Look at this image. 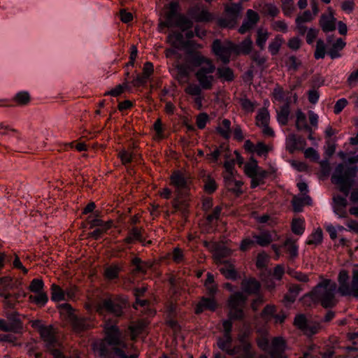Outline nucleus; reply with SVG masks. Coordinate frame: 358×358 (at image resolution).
I'll use <instances>...</instances> for the list:
<instances>
[{"label":"nucleus","mask_w":358,"mask_h":358,"mask_svg":"<svg viewBox=\"0 0 358 358\" xmlns=\"http://www.w3.org/2000/svg\"><path fill=\"white\" fill-rule=\"evenodd\" d=\"M216 70L213 62H208L206 66H201L195 73V77L199 86L204 90H211L216 81L214 73Z\"/></svg>","instance_id":"423d86ee"},{"label":"nucleus","mask_w":358,"mask_h":358,"mask_svg":"<svg viewBox=\"0 0 358 358\" xmlns=\"http://www.w3.org/2000/svg\"><path fill=\"white\" fill-rule=\"evenodd\" d=\"M282 246L285 248L287 253L289 255V259L294 260L299 255V246L296 241L291 238H287Z\"/></svg>","instance_id":"cd10ccee"},{"label":"nucleus","mask_w":358,"mask_h":358,"mask_svg":"<svg viewBox=\"0 0 358 358\" xmlns=\"http://www.w3.org/2000/svg\"><path fill=\"white\" fill-rule=\"evenodd\" d=\"M285 40L281 35H277L270 42L268 45V51L271 54V55H276L282 45L284 43Z\"/></svg>","instance_id":"58836bf2"},{"label":"nucleus","mask_w":358,"mask_h":358,"mask_svg":"<svg viewBox=\"0 0 358 358\" xmlns=\"http://www.w3.org/2000/svg\"><path fill=\"white\" fill-rule=\"evenodd\" d=\"M177 80L179 83H185L189 80L191 68L187 64H179L176 66Z\"/></svg>","instance_id":"7c9ffc66"},{"label":"nucleus","mask_w":358,"mask_h":358,"mask_svg":"<svg viewBox=\"0 0 358 358\" xmlns=\"http://www.w3.org/2000/svg\"><path fill=\"white\" fill-rule=\"evenodd\" d=\"M105 341L110 345L125 348V343L121 340V334L116 325L106 324L104 327Z\"/></svg>","instance_id":"9b49d317"},{"label":"nucleus","mask_w":358,"mask_h":358,"mask_svg":"<svg viewBox=\"0 0 358 358\" xmlns=\"http://www.w3.org/2000/svg\"><path fill=\"white\" fill-rule=\"evenodd\" d=\"M268 171L261 169L256 173L253 178H251L250 187L254 189L260 185L265 183V179L269 176Z\"/></svg>","instance_id":"f704fd0d"},{"label":"nucleus","mask_w":358,"mask_h":358,"mask_svg":"<svg viewBox=\"0 0 358 358\" xmlns=\"http://www.w3.org/2000/svg\"><path fill=\"white\" fill-rule=\"evenodd\" d=\"M127 88H129V83L125 81L122 84L117 85L110 91L105 92L104 95H111L115 97L120 95L124 92V90Z\"/></svg>","instance_id":"6e6d98bb"},{"label":"nucleus","mask_w":358,"mask_h":358,"mask_svg":"<svg viewBox=\"0 0 358 358\" xmlns=\"http://www.w3.org/2000/svg\"><path fill=\"white\" fill-rule=\"evenodd\" d=\"M51 299L54 301H61L66 300L65 297L64 290H63L59 285L52 284L50 287Z\"/></svg>","instance_id":"37998d69"},{"label":"nucleus","mask_w":358,"mask_h":358,"mask_svg":"<svg viewBox=\"0 0 358 358\" xmlns=\"http://www.w3.org/2000/svg\"><path fill=\"white\" fill-rule=\"evenodd\" d=\"M58 308L62 315H66L69 320H71L75 316L73 313V309L71 306L67 303H62L59 305Z\"/></svg>","instance_id":"052dcab7"},{"label":"nucleus","mask_w":358,"mask_h":358,"mask_svg":"<svg viewBox=\"0 0 358 358\" xmlns=\"http://www.w3.org/2000/svg\"><path fill=\"white\" fill-rule=\"evenodd\" d=\"M357 172L356 167L348 166L343 164H338L331 176L333 183L339 186L340 191L345 194V196H336L334 197L333 206L346 207L348 196L353 183V178Z\"/></svg>","instance_id":"f257e3e1"},{"label":"nucleus","mask_w":358,"mask_h":358,"mask_svg":"<svg viewBox=\"0 0 358 358\" xmlns=\"http://www.w3.org/2000/svg\"><path fill=\"white\" fill-rule=\"evenodd\" d=\"M236 172L223 173L222 176L226 187L229 191L236 193H241L243 182L236 178Z\"/></svg>","instance_id":"f3484780"},{"label":"nucleus","mask_w":358,"mask_h":358,"mask_svg":"<svg viewBox=\"0 0 358 358\" xmlns=\"http://www.w3.org/2000/svg\"><path fill=\"white\" fill-rule=\"evenodd\" d=\"M262 168L258 166L257 161L253 158H251L249 162H247L244 165V173L250 178L257 173Z\"/></svg>","instance_id":"e433bc0d"},{"label":"nucleus","mask_w":358,"mask_h":358,"mask_svg":"<svg viewBox=\"0 0 358 358\" xmlns=\"http://www.w3.org/2000/svg\"><path fill=\"white\" fill-rule=\"evenodd\" d=\"M13 279L10 276H4L0 278V287L2 289V292H6V291L11 289L13 288Z\"/></svg>","instance_id":"680f3d73"},{"label":"nucleus","mask_w":358,"mask_h":358,"mask_svg":"<svg viewBox=\"0 0 358 358\" xmlns=\"http://www.w3.org/2000/svg\"><path fill=\"white\" fill-rule=\"evenodd\" d=\"M323 238L322 230L320 228L315 229L310 235L308 236L306 243L307 245H319L321 243Z\"/></svg>","instance_id":"49530a36"},{"label":"nucleus","mask_w":358,"mask_h":358,"mask_svg":"<svg viewBox=\"0 0 358 358\" xmlns=\"http://www.w3.org/2000/svg\"><path fill=\"white\" fill-rule=\"evenodd\" d=\"M319 25L324 33H329L336 29V18L334 17V12L331 8L329 7L327 12L321 15Z\"/></svg>","instance_id":"f8f14e48"},{"label":"nucleus","mask_w":358,"mask_h":358,"mask_svg":"<svg viewBox=\"0 0 358 358\" xmlns=\"http://www.w3.org/2000/svg\"><path fill=\"white\" fill-rule=\"evenodd\" d=\"M252 237L255 240V243L261 247H266L279 238L275 232L269 231H262L259 234H253Z\"/></svg>","instance_id":"a211bd4d"},{"label":"nucleus","mask_w":358,"mask_h":358,"mask_svg":"<svg viewBox=\"0 0 358 358\" xmlns=\"http://www.w3.org/2000/svg\"><path fill=\"white\" fill-rule=\"evenodd\" d=\"M346 45V43L341 38L332 44L331 47L328 50V55L332 59H336L341 57L340 51H341Z\"/></svg>","instance_id":"c756f323"},{"label":"nucleus","mask_w":358,"mask_h":358,"mask_svg":"<svg viewBox=\"0 0 358 358\" xmlns=\"http://www.w3.org/2000/svg\"><path fill=\"white\" fill-rule=\"evenodd\" d=\"M243 290L248 294H256L259 292L260 288L259 282L254 279H245L241 282Z\"/></svg>","instance_id":"c85d7f7f"},{"label":"nucleus","mask_w":358,"mask_h":358,"mask_svg":"<svg viewBox=\"0 0 358 358\" xmlns=\"http://www.w3.org/2000/svg\"><path fill=\"white\" fill-rule=\"evenodd\" d=\"M308 323V322L307 321L306 317L302 314L296 315L294 318V324L303 332L305 330Z\"/></svg>","instance_id":"338daca9"},{"label":"nucleus","mask_w":358,"mask_h":358,"mask_svg":"<svg viewBox=\"0 0 358 358\" xmlns=\"http://www.w3.org/2000/svg\"><path fill=\"white\" fill-rule=\"evenodd\" d=\"M234 53L236 55H248L250 52L252 47V41L250 37L246 38L240 44L234 43Z\"/></svg>","instance_id":"2f4dec72"},{"label":"nucleus","mask_w":358,"mask_h":358,"mask_svg":"<svg viewBox=\"0 0 358 358\" xmlns=\"http://www.w3.org/2000/svg\"><path fill=\"white\" fill-rule=\"evenodd\" d=\"M127 299L121 296L107 298L97 303L95 306L96 311L100 314L110 313L115 316H120L122 310L126 306Z\"/></svg>","instance_id":"39448f33"},{"label":"nucleus","mask_w":358,"mask_h":358,"mask_svg":"<svg viewBox=\"0 0 358 358\" xmlns=\"http://www.w3.org/2000/svg\"><path fill=\"white\" fill-rule=\"evenodd\" d=\"M19 296V294H12L10 293L3 292H0V296L3 298V303H5V305L12 308H14L16 303H17Z\"/></svg>","instance_id":"09e8293b"},{"label":"nucleus","mask_w":358,"mask_h":358,"mask_svg":"<svg viewBox=\"0 0 358 358\" xmlns=\"http://www.w3.org/2000/svg\"><path fill=\"white\" fill-rule=\"evenodd\" d=\"M246 297L240 292L230 296L228 306L230 308L229 316L231 319H242L243 317V306L245 304Z\"/></svg>","instance_id":"6e6552de"},{"label":"nucleus","mask_w":358,"mask_h":358,"mask_svg":"<svg viewBox=\"0 0 358 358\" xmlns=\"http://www.w3.org/2000/svg\"><path fill=\"white\" fill-rule=\"evenodd\" d=\"M292 204L294 212H301L304 205H311L312 199L308 194H303L301 196H294Z\"/></svg>","instance_id":"a878e982"},{"label":"nucleus","mask_w":358,"mask_h":358,"mask_svg":"<svg viewBox=\"0 0 358 358\" xmlns=\"http://www.w3.org/2000/svg\"><path fill=\"white\" fill-rule=\"evenodd\" d=\"M231 336L223 334L222 337L217 338V344L220 350L225 351L229 355H234L238 352L240 347L231 348Z\"/></svg>","instance_id":"412c9836"},{"label":"nucleus","mask_w":358,"mask_h":358,"mask_svg":"<svg viewBox=\"0 0 358 358\" xmlns=\"http://www.w3.org/2000/svg\"><path fill=\"white\" fill-rule=\"evenodd\" d=\"M216 71L217 77L223 81L231 82L234 79V72L229 67H218Z\"/></svg>","instance_id":"ea45409f"},{"label":"nucleus","mask_w":358,"mask_h":358,"mask_svg":"<svg viewBox=\"0 0 358 358\" xmlns=\"http://www.w3.org/2000/svg\"><path fill=\"white\" fill-rule=\"evenodd\" d=\"M217 132L224 138L228 139L231 134V122L228 119L222 120L216 128Z\"/></svg>","instance_id":"c9c22d12"},{"label":"nucleus","mask_w":358,"mask_h":358,"mask_svg":"<svg viewBox=\"0 0 358 358\" xmlns=\"http://www.w3.org/2000/svg\"><path fill=\"white\" fill-rule=\"evenodd\" d=\"M270 120V115L267 109L262 108L258 111L256 116V124L258 127L265 126L268 124Z\"/></svg>","instance_id":"de8ad7c7"},{"label":"nucleus","mask_w":358,"mask_h":358,"mask_svg":"<svg viewBox=\"0 0 358 358\" xmlns=\"http://www.w3.org/2000/svg\"><path fill=\"white\" fill-rule=\"evenodd\" d=\"M295 5L293 0H282V10L285 16L290 17L295 11Z\"/></svg>","instance_id":"864d4df0"},{"label":"nucleus","mask_w":358,"mask_h":358,"mask_svg":"<svg viewBox=\"0 0 358 358\" xmlns=\"http://www.w3.org/2000/svg\"><path fill=\"white\" fill-rule=\"evenodd\" d=\"M238 339L240 342L242 343V350L244 358H254L255 353L251 350V344L245 341V336H239Z\"/></svg>","instance_id":"8fccbe9b"},{"label":"nucleus","mask_w":358,"mask_h":358,"mask_svg":"<svg viewBox=\"0 0 358 358\" xmlns=\"http://www.w3.org/2000/svg\"><path fill=\"white\" fill-rule=\"evenodd\" d=\"M289 113L290 109L288 103L281 106L277 110V120L280 125L285 126L287 124Z\"/></svg>","instance_id":"72a5a7b5"},{"label":"nucleus","mask_w":358,"mask_h":358,"mask_svg":"<svg viewBox=\"0 0 358 358\" xmlns=\"http://www.w3.org/2000/svg\"><path fill=\"white\" fill-rule=\"evenodd\" d=\"M286 348L285 340L282 337H275L271 341L268 352L271 358H287L285 354Z\"/></svg>","instance_id":"ddd939ff"},{"label":"nucleus","mask_w":358,"mask_h":358,"mask_svg":"<svg viewBox=\"0 0 358 358\" xmlns=\"http://www.w3.org/2000/svg\"><path fill=\"white\" fill-rule=\"evenodd\" d=\"M121 268L117 264H112L104 270V277L109 280L116 279L119 277Z\"/></svg>","instance_id":"a18cd8bd"},{"label":"nucleus","mask_w":358,"mask_h":358,"mask_svg":"<svg viewBox=\"0 0 358 358\" xmlns=\"http://www.w3.org/2000/svg\"><path fill=\"white\" fill-rule=\"evenodd\" d=\"M14 101L18 105H26L30 101V96L27 92H20L15 96Z\"/></svg>","instance_id":"e2e57ef3"},{"label":"nucleus","mask_w":358,"mask_h":358,"mask_svg":"<svg viewBox=\"0 0 358 358\" xmlns=\"http://www.w3.org/2000/svg\"><path fill=\"white\" fill-rule=\"evenodd\" d=\"M241 10L242 5L241 3L226 5L224 10L226 15L224 17L218 19V25L224 28L234 27L240 16Z\"/></svg>","instance_id":"0eeeda50"},{"label":"nucleus","mask_w":358,"mask_h":358,"mask_svg":"<svg viewBox=\"0 0 358 358\" xmlns=\"http://www.w3.org/2000/svg\"><path fill=\"white\" fill-rule=\"evenodd\" d=\"M165 20L159 24V29L164 27H179L182 31L192 27V22L184 15L180 14V4L178 1H171L165 7Z\"/></svg>","instance_id":"7ed1b4c3"},{"label":"nucleus","mask_w":358,"mask_h":358,"mask_svg":"<svg viewBox=\"0 0 358 358\" xmlns=\"http://www.w3.org/2000/svg\"><path fill=\"white\" fill-rule=\"evenodd\" d=\"M321 329V325L318 322H308L303 333L308 336H311L314 334H316Z\"/></svg>","instance_id":"bf43d9fd"},{"label":"nucleus","mask_w":358,"mask_h":358,"mask_svg":"<svg viewBox=\"0 0 358 358\" xmlns=\"http://www.w3.org/2000/svg\"><path fill=\"white\" fill-rule=\"evenodd\" d=\"M22 328V322L18 318H14L10 321L0 319V331L18 333L21 331Z\"/></svg>","instance_id":"4be33fe9"},{"label":"nucleus","mask_w":358,"mask_h":358,"mask_svg":"<svg viewBox=\"0 0 358 358\" xmlns=\"http://www.w3.org/2000/svg\"><path fill=\"white\" fill-rule=\"evenodd\" d=\"M296 127L298 130L308 129V126L306 122V115L301 110H298L296 113Z\"/></svg>","instance_id":"603ef678"},{"label":"nucleus","mask_w":358,"mask_h":358,"mask_svg":"<svg viewBox=\"0 0 358 358\" xmlns=\"http://www.w3.org/2000/svg\"><path fill=\"white\" fill-rule=\"evenodd\" d=\"M291 228L294 234L302 235L305 231L304 219L301 217L294 218L292 221Z\"/></svg>","instance_id":"79ce46f5"},{"label":"nucleus","mask_w":358,"mask_h":358,"mask_svg":"<svg viewBox=\"0 0 358 358\" xmlns=\"http://www.w3.org/2000/svg\"><path fill=\"white\" fill-rule=\"evenodd\" d=\"M167 42L176 48L184 46L187 49L193 45V43L190 41L185 43L183 35L180 32L177 31H173L168 35Z\"/></svg>","instance_id":"393cba45"},{"label":"nucleus","mask_w":358,"mask_h":358,"mask_svg":"<svg viewBox=\"0 0 358 358\" xmlns=\"http://www.w3.org/2000/svg\"><path fill=\"white\" fill-rule=\"evenodd\" d=\"M315 19L314 15H312L311 11L307 10L303 11L302 13L299 14L295 21L302 22V23H306V22H310Z\"/></svg>","instance_id":"69168bd1"},{"label":"nucleus","mask_w":358,"mask_h":358,"mask_svg":"<svg viewBox=\"0 0 358 358\" xmlns=\"http://www.w3.org/2000/svg\"><path fill=\"white\" fill-rule=\"evenodd\" d=\"M186 61L194 66L201 67L206 66L208 62H213L210 59L204 57L200 52L190 50L189 48L186 49Z\"/></svg>","instance_id":"2eb2a0df"},{"label":"nucleus","mask_w":358,"mask_h":358,"mask_svg":"<svg viewBox=\"0 0 358 358\" xmlns=\"http://www.w3.org/2000/svg\"><path fill=\"white\" fill-rule=\"evenodd\" d=\"M135 154L132 149H122L119 151L117 154L118 158L120 159L121 163L124 166H127L132 162L134 158Z\"/></svg>","instance_id":"4c0bfd02"},{"label":"nucleus","mask_w":358,"mask_h":358,"mask_svg":"<svg viewBox=\"0 0 358 358\" xmlns=\"http://www.w3.org/2000/svg\"><path fill=\"white\" fill-rule=\"evenodd\" d=\"M326 54V45L323 40L319 39L317 41L315 51V58L317 59H323Z\"/></svg>","instance_id":"5fc2aeb1"},{"label":"nucleus","mask_w":358,"mask_h":358,"mask_svg":"<svg viewBox=\"0 0 358 358\" xmlns=\"http://www.w3.org/2000/svg\"><path fill=\"white\" fill-rule=\"evenodd\" d=\"M336 287L335 282L330 279H323L303 299H310L315 303H320L325 308L334 307L338 302L335 296Z\"/></svg>","instance_id":"f03ea898"},{"label":"nucleus","mask_w":358,"mask_h":358,"mask_svg":"<svg viewBox=\"0 0 358 358\" xmlns=\"http://www.w3.org/2000/svg\"><path fill=\"white\" fill-rule=\"evenodd\" d=\"M148 323L144 320H140L133 322L129 327L131 332V340L134 341L136 337L143 332Z\"/></svg>","instance_id":"473e14b6"},{"label":"nucleus","mask_w":358,"mask_h":358,"mask_svg":"<svg viewBox=\"0 0 358 358\" xmlns=\"http://www.w3.org/2000/svg\"><path fill=\"white\" fill-rule=\"evenodd\" d=\"M186 94L194 96V101L197 109L200 110L203 106L202 89L196 83H189L185 89Z\"/></svg>","instance_id":"6ab92c4d"},{"label":"nucleus","mask_w":358,"mask_h":358,"mask_svg":"<svg viewBox=\"0 0 358 358\" xmlns=\"http://www.w3.org/2000/svg\"><path fill=\"white\" fill-rule=\"evenodd\" d=\"M171 185L174 186L176 192L185 189L189 187V179L180 171H175L170 177Z\"/></svg>","instance_id":"4468645a"},{"label":"nucleus","mask_w":358,"mask_h":358,"mask_svg":"<svg viewBox=\"0 0 358 358\" xmlns=\"http://www.w3.org/2000/svg\"><path fill=\"white\" fill-rule=\"evenodd\" d=\"M113 225V221L108 220L106 222V224H104V226L101 227H97L98 228L94 229L93 231L90 233V236L93 238L95 240H98L101 238V236L107 232L108 230H109Z\"/></svg>","instance_id":"c03bdc74"},{"label":"nucleus","mask_w":358,"mask_h":358,"mask_svg":"<svg viewBox=\"0 0 358 358\" xmlns=\"http://www.w3.org/2000/svg\"><path fill=\"white\" fill-rule=\"evenodd\" d=\"M188 15L197 22H208L214 19L213 15L203 5L196 4L189 8Z\"/></svg>","instance_id":"9d476101"},{"label":"nucleus","mask_w":358,"mask_h":358,"mask_svg":"<svg viewBox=\"0 0 358 358\" xmlns=\"http://www.w3.org/2000/svg\"><path fill=\"white\" fill-rule=\"evenodd\" d=\"M144 229L143 228L133 227L131 228L127 236L123 240V242L127 244H132L135 241L143 243L145 238L143 236V232Z\"/></svg>","instance_id":"bb28decb"},{"label":"nucleus","mask_w":358,"mask_h":358,"mask_svg":"<svg viewBox=\"0 0 358 358\" xmlns=\"http://www.w3.org/2000/svg\"><path fill=\"white\" fill-rule=\"evenodd\" d=\"M268 37L269 33L266 29L259 28L257 31L256 45L261 50H264Z\"/></svg>","instance_id":"a19ab883"},{"label":"nucleus","mask_w":358,"mask_h":358,"mask_svg":"<svg viewBox=\"0 0 358 358\" xmlns=\"http://www.w3.org/2000/svg\"><path fill=\"white\" fill-rule=\"evenodd\" d=\"M217 304L214 297H202L199 303L196 305L194 312L196 314L199 315L203 312L205 310L214 311L217 308Z\"/></svg>","instance_id":"b1692460"},{"label":"nucleus","mask_w":358,"mask_h":358,"mask_svg":"<svg viewBox=\"0 0 358 358\" xmlns=\"http://www.w3.org/2000/svg\"><path fill=\"white\" fill-rule=\"evenodd\" d=\"M234 43L231 41H225L222 43L218 39L213 41L212 50L214 54L224 63L228 64L232 53H234Z\"/></svg>","instance_id":"1a4fd4ad"},{"label":"nucleus","mask_w":358,"mask_h":358,"mask_svg":"<svg viewBox=\"0 0 358 358\" xmlns=\"http://www.w3.org/2000/svg\"><path fill=\"white\" fill-rule=\"evenodd\" d=\"M44 287V282L42 279L34 278L31 280L29 289L31 292L38 293L43 292Z\"/></svg>","instance_id":"4d7b16f0"},{"label":"nucleus","mask_w":358,"mask_h":358,"mask_svg":"<svg viewBox=\"0 0 358 358\" xmlns=\"http://www.w3.org/2000/svg\"><path fill=\"white\" fill-rule=\"evenodd\" d=\"M306 145V141L294 134H290L286 138V147L288 151L293 153L297 150H302Z\"/></svg>","instance_id":"aec40b11"},{"label":"nucleus","mask_w":358,"mask_h":358,"mask_svg":"<svg viewBox=\"0 0 358 358\" xmlns=\"http://www.w3.org/2000/svg\"><path fill=\"white\" fill-rule=\"evenodd\" d=\"M349 273L345 269H341L338 275V291L343 296L358 297V264H354L351 271V282H348Z\"/></svg>","instance_id":"20e7f679"},{"label":"nucleus","mask_w":358,"mask_h":358,"mask_svg":"<svg viewBox=\"0 0 358 358\" xmlns=\"http://www.w3.org/2000/svg\"><path fill=\"white\" fill-rule=\"evenodd\" d=\"M39 334L48 348L57 346L58 341L52 326H41L39 328Z\"/></svg>","instance_id":"dca6fc26"},{"label":"nucleus","mask_w":358,"mask_h":358,"mask_svg":"<svg viewBox=\"0 0 358 358\" xmlns=\"http://www.w3.org/2000/svg\"><path fill=\"white\" fill-rule=\"evenodd\" d=\"M271 28L276 31L287 32L288 27L285 20H277L274 21L271 24Z\"/></svg>","instance_id":"774afa93"},{"label":"nucleus","mask_w":358,"mask_h":358,"mask_svg":"<svg viewBox=\"0 0 358 358\" xmlns=\"http://www.w3.org/2000/svg\"><path fill=\"white\" fill-rule=\"evenodd\" d=\"M220 273L227 279L235 280L237 278V272L231 264H225L220 268Z\"/></svg>","instance_id":"3c124183"},{"label":"nucleus","mask_w":358,"mask_h":358,"mask_svg":"<svg viewBox=\"0 0 358 358\" xmlns=\"http://www.w3.org/2000/svg\"><path fill=\"white\" fill-rule=\"evenodd\" d=\"M73 329L76 332H81L91 328L93 326V322L90 318L78 317L76 315L69 320Z\"/></svg>","instance_id":"5701e85b"},{"label":"nucleus","mask_w":358,"mask_h":358,"mask_svg":"<svg viewBox=\"0 0 358 358\" xmlns=\"http://www.w3.org/2000/svg\"><path fill=\"white\" fill-rule=\"evenodd\" d=\"M36 294L35 296H30L29 299L38 305L44 306L48 300L46 293L41 292Z\"/></svg>","instance_id":"0e129e2a"},{"label":"nucleus","mask_w":358,"mask_h":358,"mask_svg":"<svg viewBox=\"0 0 358 358\" xmlns=\"http://www.w3.org/2000/svg\"><path fill=\"white\" fill-rule=\"evenodd\" d=\"M217 184L215 182V180L211 178L210 176H208L204 180V190L208 194H212L217 189Z\"/></svg>","instance_id":"13d9d810"}]
</instances>
